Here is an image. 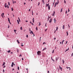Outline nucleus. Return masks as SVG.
<instances>
[{
    "mask_svg": "<svg viewBox=\"0 0 73 73\" xmlns=\"http://www.w3.org/2000/svg\"><path fill=\"white\" fill-rule=\"evenodd\" d=\"M46 49V48H44L43 49V51H44V50Z\"/></svg>",
    "mask_w": 73,
    "mask_h": 73,
    "instance_id": "21",
    "label": "nucleus"
},
{
    "mask_svg": "<svg viewBox=\"0 0 73 73\" xmlns=\"http://www.w3.org/2000/svg\"><path fill=\"white\" fill-rule=\"evenodd\" d=\"M56 30V31H57V30H58V27H57Z\"/></svg>",
    "mask_w": 73,
    "mask_h": 73,
    "instance_id": "25",
    "label": "nucleus"
},
{
    "mask_svg": "<svg viewBox=\"0 0 73 73\" xmlns=\"http://www.w3.org/2000/svg\"><path fill=\"white\" fill-rule=\"evenodd\" d=\"M54 50H53V51H52V53H54Z\"/></svg>",
    "mask_w": 73,
    "mask_h": 73,
    "instance_id": "42",
    "label": "nucleus"
},
{
    "mask_svg": "<svg viewBox=\"0 0 73 73\" xmlns=\"http://www.w3.org/2000/svg\"><path fill=\"white\" fill-rule=\"evenodd\" d=\"M33 23L35 22V19H34V18H33Z\"/></svg>",
    "mask_w": 73,
    "mask_h": 73,
    "instance_id": "11",
    "label": "nucleus"
},
{
    "mask_svg": "<svg viewBox=\"0 0 73 73\" xmlns=\"http://www.w3.org/2000/svg\"><path fill=\"white\" fill-rule=\"evenodd\" d=\"M59 68L60 69V70H62V68L61 67V66H59Z\"/></svg>",
    "mask_w": 73,
    "mask_h": 73,
    "instance_id": "6",
    "label": "nucleus"
},
{
    "mask_svg": "<svg viewBox=\"0 0 73 73\" xmlns=\"http://www.w3.org/2000/svg\"><path fill=\"white\" fill-rule=\"evenodd\" d=\"M26 69L27 70V72H28V68H26Z\"/></svg>",
    "mask_w": 73,
    "mask_h": 73,
    "instance_id": "63",
    "label": "nucleus"
},
{
    "mask_svg": "<svg viewBox=\"0 0 73 73\" xmlns=\"http://www.w3.org/2000/svg\"><path fill=\"white\" fill-rule=\"evenodd\" d=\"M3 72H5V71L4 70H3Z\"/></svg>",
    "mask_w": 73,
    "mask_h": 73,
    "instance_id": "50",
    "label": "nucleus"
},
{
    "mask_svg": "<svg viewBox=\"0 0 73 73\" xmlns=\"http://www.w3.org/2000/svg\"><path fill=\"white\" fill-rule=\"evenodd\" d=\"M26 4V3H24V5H25V4Z\"/></svg>",
    "mask_w": 73,
    "mask_h": 73,
    "instance_id": "62",
    "label": "nucleus"
},
{
    "mask_svg": "<svg viewBox=\"0 0 73 73\" xmlns=\"http://www.w3.org/2000/svg\"><path fill=\"white\" fill-rule=\"evenodd\" d=\"M64 3L65 4L66 3V1L65 0L64 1Z\"/></svg>",
    "mask_w": 73,
    "mask_h": 73,
    "instance_id": "36",
    "label": "nucleus"
},
{
    "mask_svg": "<svg viewBox=\"0 0 73 73\" xmlns=\"http://www.w3.org/2000/svg\"><path fill=\"white\" fill-rule=\"evenodd\" d=\"M54 23H56V19H54Z\"/></svg>",
    "mask_w": 73,
    "mask_h": 73,
    "instance_id": "5",
    "label": "nucleus"
},
{
    "mask_svg": "<svg viewBox=\"0 0 73 73\" xmlns=\"http://www.w3.org/2000/svg\"><path fill=\"white\" fill-rule=\"evenodd\" d=\"M14 32H16V30H14Z\"/></svg>",
    "mask_w": 73,
    "mask_h": 73,
    "instance_id": "61",
    "label": "nucleus"
},
{
    "mask_svg": "<svg viewBox=\"0 0 73 73\" xmlns=\"http://www.w3.org/2000/svg\"><path fill=\"white\" fill-rule=\"evenodd\" d=\"M48 73H49V71H48Z\"/></svg>",
    "mask_w": 73,
    "mask_h": 73,
    "instance_id": "59",
    "label": "nucleus"
},
{
    "mask_svg": "<svg viewBox=\"0 0 73 73\" xmlns=\"http://www.w3.org/2000/svg\"><path fill=\"white\" fill-rule=\"evenodd\" d=\"M66 33H67V36H68V31L66 32Z\"/></svg>",
    "mask_w": 73,
    "mask_h": 73,
    "instance_id": "31",
    "label": "nucleus"
},
{
    "mask_svg": "<svg viewBox=\"0 0 73 73\" xmlns=\"http://www.w3.org/2000/svg\"><path fill=\"white\" fill-rule=\"evenodd\" d=\"M56 61H57L58 60V59H57V58L56 57Z\"/></svg>",
    "mask_w": 73,
    "mask_h": 73,
    "instance_id": "47",
    "label": "nucleus"
},
{
    "mask_svg": "<svg viewBox=\"0 0 73 73\" xmlns=\"http://www.w3.org/2000/svg\"><path fill=\"white\" fill-rule=\"evenodd\" d=\"M17 21L18 24H19L20 23H19V20H17Z\"/></svg>",
    "mask_w": 73,
    "mask_h": 73,
    "instance_id": "15",
    "label": "nucleus"
},
{
    "mask_svg": "<svg viewBox=\"0 0 73 73\" xmlns=\"http://www.w3.org/2000/svg\"><path fill=\"white\" fill-rule=\"evenodd\" d=\"M41 24V22H39V26H40Z\"/></svg>",
    "mask_w": 73,
    "mask_h": 73,
    "instance_id": "10",
    "label": "nucleus"
},
{
    "mask_svg": "<svg viewBox=\"0 0 73 73\" xmlns=\"http://www.w3.org/2000/svg\"><path fill=\"white\" fill-rule=\"evenodd\" d=\"M73 52L71 54V56L72 57V56H73Z\"/></svg>",
    "mask_w": 73,
    "mask_h": 73,
    "instance_id": "39",
    "label": "nucleus"
},
{
    "mask_svg": "<svg viewBox=\"0 0 73 73\" xmlns=\"http://www.w3.org/2000/svg\"><path fill=\"white\" fill-rule=\"evenodd\" d=\"M41 37H40V41H41Z\"/></svg>",
    "mask_w": 73,
    "mask_h": 73,
    "instance_id": "49",
    "label": "nucleus"
},
{
    "mask_svg": "<svg viewBox=\"0 0 73 73\" xmlns=\"http://www.w3.org/2000/svg\"><path fill=\"white\" fill-rule=\"evenodd\" d=\"M67 42H68V41H66V44H67Z\"/></svg>",
    "mask_w": 73,
    "mask_h": 73,
    "instance_id": "56",
    "label": "nucleus"
},
{
    "mask_svg": "<svg viewBox=\"0 0 73 73\" xmlns=\"http://www.w3.org/2000/svg\"><path fill=\"white\" fill-rule=\"evenodd\" d=\"M62 8L60 12H62Z\"/></svg>",
    "mask_w": 73,
    "mask_h": 73,
    "instance_id": "26",
    "label": "nucleus"
},
{
    "mask_svg": "<svg viewBox=\"0 0 73 73\" xmlns=\"http://www.w3.org/2000/svg\"><path fill=\"white\" fill-rule=\"evenodd\" d=\"M52 19L51 18L49 20L50 23H52Z\"/></svg>",
    "mask_w": 73,
    "mask_h": 73,
    "instance_id": "2",
    "label": "nucleus"
},
{
    "mask_svg": "<svg viewBox=\"0 0 73 73\" xmlns=\"http://www.w3.org/2000/svg\"><path fill=\"white\" fill-rule=\"evenodd\" d=\"M54 15H55V11L54 12V13L52 14V16H54Z\"/></svg>",
    "mask_w": 73,
    "mask_h": 73,
    "instance_id": "4",
    "label": "nucleus"
},
{
    "mask_svg": "<svg viewBox=\"0 0 73 73\" xmlns=\"http://www.w3.org/2000/svg\"><path fill=\"white\" fill-rule=\"evenodd\" d=\"M58 3H59V1H58V0H57V4H56V5H57V4H58Z\"/></svg>",
    "mask_w": 73,
    "mask_h": 73,
    "instance_id": "17",
    "label": "nucleus"
},
{
    "mask_svg": "<svg viewBox=\"0 0 73 73\" xmlns=\"http://www.w3.org/2000/svg\"><path fill=\"white\" fill-rule=\"evenodd\" d=\"M65 27H64V25H63V26H62V28H63V29H65V28H64Z\"/></svg>",
    "mask_w": 73,
    "mask_h": 73,
    "instance_id": "12",
    "label": "nucleus"
},
{
    "mask_svg": "<svg viewBox=\"0 0 73 73\" xmlns=\"http://www.w3.org/2000/svg\"><path fill=\"white\" fill-rule=\"evenodd\" d=\"M66 68H67V69H68V68H70V67H66Z\"/></svg>",
    "mask_w": 73,
    "mask_h": 73,
    "instance_id": "22",
    "label": "nucleus"
},
{
    "mask_svg": "<svg viewBox=\"0 0 73 73\" xmlns=\"http://www.w3.org/2000/svg\"><path fill=\"white\" fill-rule=\"evenodd\" d=\"M29 31H30L31 32V30H30V29H29Z\"/></svg>",
    "mask_w": 73,
    "mask_h": 73,
    "instance_id": "58",
    "label": "nucleus"
},
{
    "mask_svg": "<svg viewBox=\"0 0 73 73\" xmlns=\"http://www.w3.org/2000/svg\"><path fill=\"white\" fill-rule=\"evenodd\" d=\"M69 11H70L69 10V9H68V12H69Z\"/></svg>",
    "mask_w": 73,
    "mask_h": 73,
    "instance_id": "55",
    "label": "nucleus"
},
{
    "mask_svg": "<svg viewBox=\"0 0 73 73\" xmlns=\"http://www.w3.org/2000/svg\"><path fill=\"white\" fill-rule=\"evenodd\" d=\"M11 9H12V11H13V8H11Z\"/></svg>",
    "mask_w": 73,
    "mask_h": 73,
    "instance_id": "34",
    "label": "nucleus"
},
{
    "mask_svg": "<svg viewBox=\"0 0 73 73\" xmlns=\"http://www.w3.org/2000/svg\"><path fill=\"white\" fill-rule=\"evenodd\" d=\"M17 42H18V44H20V42L19 41V40H17Z\"/></svg>",
    "mask_w": 73,
    "mask_h": 73,
    "instance_id": "19",
    "label": "nucleus"
},
{
    "mask_svg": "<svg viewBox=\"0 0 73 73\" xmlns=\"http://www.w3.org/2000/svg\"><path fill=\"white\" fill-rule=\"evenodd\" d=\"M11 67H13V64H11Z\"/></svg>",
    "mask_w": 73,
    "mask_h": 73,
    "instance_id": "40",
    "label": "nucleus"
},
{
    "mask_svg": "<svg viewBox=\"0 0 73 73\" xmlns=\"http://www.w3.org/2000/svg\"><path fill=\"white\" fill-rule=\"evenodd\" d=\"M17 52L18 53H19V50H17Z\"/></svg>",
    "mask_w": 73,
    "mask_h": 73,
    "instance_id": "33",
    "label": "nucleus"
},
{
    "mask_svg": "<svg viewBox=\"0 0 73 73\" xmlns=\"http://www.w3.org/2000/svg\"><path fill=\"white\" fill-rule=\"evenodd\" d=\"M15 70V69L13 68L12 69V70Z\"/></svg>",
    "mask_w": 73,
    "mask_h": 73,
    "instance_id": "57",
    "label": "nucleus"
},
{
    "mask_svg": "<svg viewBox=\"0 0 73 73\" xmlns=\"http://www.w3.org/2000/svg\"><path fill=\"white\" fill-rule=\"evenodd\" d=\"M62 61L63 62V64H64V60L63 59Z\"/></svg>",
    "mask_w": 73,
    "mask_h": 73,
    "instance_id": "29",
    "label": "nucleus"
},
{
    "mask_svg": "<svg viewBox=\"0 0 73 73\" xmlns=\"http://www.w3.org/2000/svg\"><path fill=\"white\" fill-rule=\"evenodd\" d=\"M67 12H68L67 11H66V13H67Z\"/></svg>",
    "mask_w": 73,
    "mask_h": 73,
    "instance_id": "64",
    "label": "nucleus"
},
{
    "mask_svg": "<svg viewBox=\"0 0 73 73\" xmlns=\"http://www.w3.org/2000/svg\"><path fill=\"white\" fill-rule=\"evenodd\" d=\"M40 5V2H39L38 3V5Z\"/></svg>",
    "mask_w": 73,
    "mask_h": 73,
    "instance_id": "45",
    "label": "nucleus"
},
{
    "mask_svg": "<svg viewBox=\"0 0 73 73\" xmlns=\"http://www.w3.org/2000/svg\"><path fill=\"white\" fill-rule=\"evenodd\" d=\"M22 56V55H21V54H20V55H19V57H21V56Z\"/></svg>",
    "mask_w": 73,
    "mask_h": 73,
    "instance_id": "43",
    "label": "nucleus"
},
{
    "mask_svg": "<svg viewBox=\"0 0 73 73\" xmlns=\"http://www.w3.org/2000/svg\"><path fill=\"white\" fill-rule=\"evenodd\" d=\"M42 2L44 3V5L45 4V2H44V0H42Z\"/></svg>",
    "mask_w": 73,
    "mask_h": 73,
    "instance_id": "7",
    "label": "nucleus"
},
{
    "mask_svg": "<svg viewBox=\"0 0 73 73\" xmlns=\"http://www.w3.org/2000/svg\"><path fill=\"white\" fill-rule=\"evenodd\" d=\"M3 68H5V66H3Z\"/></svg>",
    "mask_w": 73,
    "mask_h": 73,
    "instance_id": "54",
    "label": "nucleus"
},
{
    "mask_svg": "<svg viewBox=\"0 0 73 73\" xmlns=\"http://www.w3.org/2000/svg\"><path fill=\"white\" fill-rule=\"evenodd\" d=\"M7 8H9V6L8 5H7Z\"/></svg>",
    "mask_w": 73,
    "mask_h": 73,
    "instance_id": "51",
    "label": "nucleus"
},
{
    "mask_svg": "<svg viewBox=\"0 0 73 73\" xmlns=\"http://www.w3.org/2000/svg\"><path fill=\"white\" fill-rule=\"evenodd\" d=\"M46 44V43L45 42H44L43 43V44Z\"/></svg>",
    "mask_w": 73,
    "mask_h": 73,
    "instance_id": "52",
    "label": "nucleus"
},
{
    "mask_svg": "<svg viewBox=\"0 0 73 73\" xmlns=\"http://www.w3.org/2000/svg\"><path fill=\"white\" fill-rule=\"evenodd\" d=\"M8 53H10L11 52V50H9V51H7Z\"/></svg>",
    "mask_w": 73,
    "mask_h": 73,
    "instance_id": "20",
    "label": "nucleus"
},
{
    "mask_svg": "<svg viewBox=\"0 0 73 73\" xmlns=\"http://www.w3.org/2000/svg\"><path fill=\"white\" fill-rule=\"evenodd\" d=\"M1 16L2 17H3V15L1 14Z\"/></svg>",
    "mask_w": 73,
    "mask_h": 73,
    "instance_id": "46",
    "label": "nucleus"
},
{
    "mask_svg": "<svg viewBox=\"0 0 73 73\" xmlns=\"http://www.w3.org/2000/svg\"><path fill=\"white\" fill-rule=\"evenodd\" d=\"M18 70H19V67H18Z\"/></svg>",
    "mask_w": 73,
    "mask_h": 73,
    "instance_id": "48",
    "label": "nucleus"
},
{
    "mask_svg": "<svg viewBox=\"0 0 73 73\" xmlns=\"http://www.w3.org/2000/svg\"><path fill=\"white\" fill-rule=\"evenodd\" d=\"M26 37H27V38L28 37V35H27Z\"/></svg>",
    "mask_w": 73,
    "mask_h": 73,
    "instance_id": "41",
    "label": "nucleus"
},
{
    "mask_svg": "<svg viewBox=\"0 0 73 73\" xmlns=\"http://www.w3.org/2000/svg\"><path fill=\"white\" fill-rule=\"evenodd\" d=\"M14 64V62H12V64L13 65Z\"/></svg>",
    "mask_w": 73,
    "mask_h": 73,
    "instance_id": "37",
    "label": "nucleus"
},
{
    "mask_svg": "<svg viewBox=\"0 0 73 73\" xmlns=\"http://www.w3.org/2000/svg\"><path fill=\"white\" fill-rule=\"evenodd\" d=\"M48 10H50V5H49V6H48Z\"/></svg>",
    "mask_w": 73,
    "mask_h": 73,
    "instance_id": "8",
    "label": "nucleus"
},
{
    "mask_svg": "<svg viewBox=\"0 0 73 73\" xmlns=\"http://www.w3.org/2000/svg\"><path fill=\"white\" fill-rule=\"evenodd\" d=\"M23 43H21V46H24V45H23Z\"/></svg>",
    "mask_w": 73,
    "mask_h": 73,
    "instance_id": "14",
    "label": "nucleus"
},
{
    "mask_svg": "<svg viewBox=\"0 0 73 73\" xmlns=\"http://www.w3.org/2000/svg\"><path fill=\"white\" fill-rule=\"evenodd\" d=\"M5 62H4L3 63V64L2 65V66H4V65H5Z\"/></svg>",
    "mask_w": 73,
    "mask_h": 73,
    "instance_id": "16",
    "label": "nucleus"
},
{
    "mask_svg": "<svg viewBox=\"0 0 73 73\" xmlns=\"http://www.w3.org/2000/svg\"><path fill=\"white\" fill-rule=\"evenodd\" d=\"M48 4H46V7H48Z\"/></svg>",
    "mask_w": 73,
    "mask_h": 73,
    "instance_id": "27",
    "label": "nucleus"
},
{
    "mask_svg": "<svg viewBox=\"0 0 73 73\" xmlns=\"http://www.w3.org/2000/svg\"><path fill=\"white\" fill-rule=\"evenodd\" d=\"M51 58L52 61H54V60H53V59H52V57H51Z\"/></svg>",
    "mask_w": 73,
    "mask_h": 73,
    "instance_id": "24",
    "label": "nucleus"
},
{
    "mask_svg": "<svg viewBox=\"0 0 73 73\" xmlns=\"http://www.w3.org/2000/svg\"><path fill=\"white\" fill-rule=\"evenodd\" d=\"M56 4H57V2H56L55 4L54 7H56Z\"/></svg>",
    "mask_w": 73,
    "mask_h": 73,
    "instance_id": "30",
    "label": "nucleus"
},
{
    "mask_svg": "<svg viewBox=\"0 0 73 73\" xmlns=\"http://www.w3.org/2000/svg\"><path fill=\"white\" fill-rule=\"evenodd\" d=\"M30 34H31V33H32V34H33L34 36H35V34H33V31H31V32H30Z\"/></svg>",
    "mask_w": 73,
    "mask_h": 73,
    "instance_id": "3",
    "label": "nucleus"
},
{
    "mask_svg": "<svg viewBox=\"0 0 73 73\" xmlns=\"http://www.w3.org/2000/svg\"><path fill=\"white\" fill-rule=\"evenodd\" d=\"M8 5H10V3L9 2H8Z\"/></svg>",
    "mask_w": 73,
    "mask_h": 73,
    "instance_id": "38",
    "label": "nucleus"
},
{
    "mask_svg": "<svg viewBox=\"0 0 73 73\" xmlns=\"http://www.w3.org/2000/svg\"><path fill=\"white\" fill-rule=\"evenodd\" d=\"M22 60H24V59H23V58H22Z\"/></svg>",
    "mask_w": 73,
    "mask_h": 73,
    "instance_id": "53",
    "label": "nucleus"
},
{
    "mask_svg": "<svg viewBox=\"0 0 73 73\" xmlns=\"http://www.w3.org/2000/svg\"><path fill=\"white\" fill-rule=\"evenodd\" d=\"M21 30H23V28L22 27H21Z\"/></svg>",
    "mask_w": 73,
    "mask_h": 73,
    "instance_id": "32",
    "label": "nucleus"
},
{
    "mask_svg": "<svg viewBox=\"0 0 73 73\" xmlns=\"http://www.w3.org/2000/svg\"><path fill=\"white\" fill-rule=\"evenodd\" d=\"M36 31H38V29H37V27H36Z\"/></svg>",
    "mask_w": 73,
    "mask_h": 73,
    "instance_id": "28",
    "label": "nucleus"
},
{
    "mask_svg": "<svg viewBox=\"0 0 73 73\" xmlns=\"http://www.w3.org/2000/svg\"><path fill=\"white\" fill-rule=\"evenodd\" d=\"M5 8H7V3H6L5 4Z\"/></svg>",
    "mask_w": 73,
    "mask_h": 73,
    "instance_id": "9",
    "label": "nucleus"
},
{
    "mask_svg": "<svg viewBox=\"0 0 73 73\" xmlns=\"http://www.w3.org/2000/svg\"><path fill=\"white\" fill-rule=\"evenodd\" d=\"M8 21L9 22H10V20L9 19V18H8Z\"/></svg>",
    "mask_w": 73,
    "mask_h": 73,
    "instance_id": "23",
    "label": "nucleus"
},
{
    "mask_svg": "<svg viewBox=\"0 0 73 73\" xmlns=\"http://www.w3.org/2000/svg\"><path fill=\"white\" fill-rule=\"evenodd\" d=\"M47 30H48V29H45V32H46V31H47Z\"/></svg>",
    "mask_w": 73,
    "mask_h": 73,
    "instance_id": "35",
    "label": "nucleus"
},
{
    "mask_svg": "<svg viewBox=\"0 0 73 73\" xmlns=\"http://www.w3.org/2000/svg\"><path fill=\"white\" fill-rule=\"evenodd\" d=\"M41 52L40 51H38L37 52V54L38 55H41Z\"/></svg>",
    "mask_w": 73,
    "mask_h": 73,
    "instance_id": "1",
    "label": "nucleus"
},
{
    "mask_svg": "<svg viewBox=\"0 0 73 73\" xmlns=\"http://www.w3.org/2000/svg\"><path fill=\"white\" fill-rule=\"evenodd\" d=\"M19 22H20V19H19Z\"/></svg>",
    "mask_w": 73,
    "mask_h": 73,
    "instance_id": "60",
    "label": "nucleus"
},
{
    "mask_svg": "<svg viewBox=\"0 0 73 73\" xmlns=\"http://www.w3.org/2000/svg\"><path fill=\"white\" fill-rule=\"evenodd\" d=\"M68 50H69V48H68L67 49H66V51H65V52H66L67 51H68Z\"/></svg>",
    "mask_w": 73,
    "mask_h": 73,
    "instance_id": "18",
    "label": "nucleus"
},
{
    "mask_svg": "<svg viewBox=\"0 0 73 73\" xmlns=\"http://www.w3.org/2000/svg\"><path fill=\"white\" fill-rule=\"evenodd\" d=\"M64 41H65V40H63L62 41V44H63V42H64Z\"/></svg>",
    "mask_w": 73,
    "mask_h": 73,
    "instance_id": "13",
    "label": "nucleus"
},
{
    "mask_svg": "<svg viewBox=\"0 0 73 73\" xmlns=\"http://www.w3.org/2000/svg\"><path fill=\"white\" fill-rule=\"evenodd\" d=\"M68 26L69 27V28H70V26H69V25L68 24Z\"/></svg>",
    "mask_w": 73,
    "mask_h": 73,
    "instance_id": "44",
    "label": "nucleus"
}]
</instances>
